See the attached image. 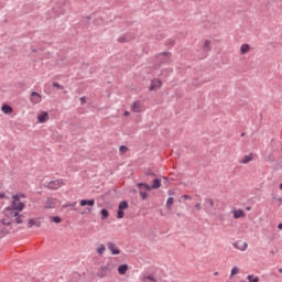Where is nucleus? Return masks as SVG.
Masks as SVG:
<instances>
[{"label": "nucleus", "instance_id": "nucleus-1", "mask_svg": "<svg viewBox=\"0 0 282 282\" xmlns=\"http://www.w3.org/2000/svg\"><path fill=\"white\" fill-rule=\"evenodd\" d=\"M62 186H65V181L63 178H57L44 184V188H48V191H58Z\"/></svg>", "mask_w": 282, "mask_h": 282}, {"label": "nucleus", "instance_id": "nucleus-2", "mask_svg": "<svg viewBox=\"0 0 282 282\" xmlns=\"http://www.w3.org/2000/svg\"><path fill=\"white\" fill-rule=\"evenodd\" d=\"M80 206H87L86 210L82 213V215H85V213L91 214L94 212V206H96V199H82L79 202Z\"/></svg>", "mask_w": 282, "mask_h": 282}, {"label": "nucleus", "instance_id": "nucleus-3", "mask_svg": "<svg viewBox=\"0 0 282 282\" xmlns=\"http://www.w3.org/2000/svg\"><path fill=\"white\" fill-rule=\"evenodd\" d=\"M127 208H129V202L121 200L118 205L117 219H123L124 210H127Z\"/></svg>", "mask_w": 282, "mask_h": 282}, {"label": "nucleus", "instance_id": "nucleus-4", "mask_svg": "<svg viewBox=\"0 0 282 282\" xmlns=\"http://www.w3.org/2000/svg\"><path fill=\"white\" fill-rule=\"evenodd\" d=\"M11 208L13 210H19L21 213V210H23V208H25V204L21 203V198L19 197V195H14L13 196V202L11 204Z\"/></svg>", "mask_w": 282, "mask_h": 282}, {"label": "nucleus", "instance_id": "nucleus-5", "mask_svg": "<svg viewBox=\"0 0 282 282\" xmlns=\"http://www.w3.org/2000/svg\"><path fill=\"white\" fill-rule=\"evenodd\" d=\"M111 270H113V265L111 264L100 267L98 273L99 279H105V276H109V274H111Z\"/></svg>", "mask_w": 282, "mask_h": 282}, {"label": "nucleus", "instance_id": "nucleus-6", "mask_svg": "<svg viewBox=\"0 0 282 282\" xmlns=\"http://www.w3.org/2000/svg\"><path fill=\"white\" fill-rule=\"evenodd\" d=\"M162 87V80L160 79H152L151 85L149 87V91H154V89H160Z\"/></svg>", "mask_w": 282, "mask_h": 282}, {"label": "nucleus", "instance_id": "nucleus-7", "mask_svg": "<svg viewBox=\"0 0 282 282\" xmlns=\"http://www.w3.org/2000/svg\"><path fill=\"white\" fill-rule=\"evenodd\" d=\"M48 120H50V113H47V111H44L37 116V122L40 124H44V122H47Z\"/></svg>", "mask_w": 282, "mask_h": 282}, {"label": "nucleus", "instance_id": "nucleus-8", "mask_svg": "<svg viewBox=\"0 0 282 282\" xmlns=\"http://www.w3.org/2000/svg\"><path fill=\"white\" fill-rule=\"evenodd\" d=\"M42 98H41V94L36 93V91H32L31 93V102L33 105H39V102H41Z\"/></svg>", "mask_w": 282, "mask_h": 282}, {"label": "nucleus", "instance_id": "nucleus-9", "mask_svg": "<svg viewBox=\"0 0 282 282\" xmlns=\"http://www.w3.org/2000/svg\"><path fill=\"white\" fill-rule=\"evenodd\" d=\"M160 56H164L162 59H161V63H165L166 65H169V63H171V52H163L160 54Z\"/></svg>", "mask_w": 282, "mask_h": 282}, {"label": "nucleus", "instance_id": "nucleus-10", "mask_svg": "<svg viewBox=\"0 0 282 282\" xmlns=\"http://www.w3.org/2000/svg\"><path fill=\"white\" fill-rule=\"evenodd\" d=\"M131 111H133V113H141L142 112V106L140 105V101H134L132 104Z\"/></svg>", "mask_w": 282, "mask_h": 282}, {"label": "nucleus", "instance_id": "nucleus-11", "mask_svg": "<svg viewBox=\"0 0 282 282\" xmlns=\"http://www.w3.org/2000/svg\"><path fill=\"white\" fill-rule=\"evenodd\" d=\"M108 250L111 252V254H120V249H118L117 247H116V243H113V242H108Z\"/></svg>", "mask_w": 282, "mask_h": 282}, {"label": "nucleus", "instance_id": "nucleus-12", "mask_svg": "<svg viewBox=\"0 0 282 282\" xmlns=\"http://www.w3.org/2000/svg\"><path fill=\"white\" fill-rule=\"evenodd\" d=\"M54 206H56V198L48 197L45 203V208L50 209V208H54Z\"/></svg>", "mask_w": 282, "mask_h": 282}, {"label": "nucleus", "instance_id": "nucleus-13", "mask_svg": "<svg viewBox=\"0 0 282 282\" xmlns=\"http://www.w3.org/2000/svg\"><path fill=\"white\" fill-rule=\"evenodd\" d=\"M252 153L245 155L243 159L240 161V164H249V162H252L253 160Z\"/></svg>", "mask_w": 282, "mask_h": 282}, {"label": "nucleus", "instance_id": "nucleus-14", "mask_svg": "<svg viewBox=\"0 0 282 282\" xmlns=\"http://www.w3.org/2000/svg\"><path fill=\"white\" fill-rule=\"evenodd\" d=\"M241 217H246V212H243V209H238L234 212V219H239Z\"/></svg>", "mask_w": 282, "mask_h": 282}, {"label": "nucleus", "instance_id": "nucleus-15", "mask_svg": "<svg viewBox=\"0 0 282 282\" xmlns=\"http://www.w3.org/2000/svg\"><path fill=\"white\" fill-rule=\"evenodd\" d=\"M1 111H3V113L10 115L12 113L13 109L10 105L3 104L1 107Z\"/></svg>", "mask_w": 282, "mask_h": 282}, {"label": "nucleus", "instance_id": "nucleus-16", "mask_svg": "<svg viewBox=\"0 0 282 282\" xmlns=\"http://www.w3.org/2000/svg\"><path fill=\"white\" fill-rule=\"evenodd\" d=\"M137 186L140 191H142V188H144L145 191H153V187H151V185L147 183H138Z\"/></svg>", "mask_w": 282, "mask_h": 282}, {"label": "nucleus", "instance_id": "nucleus-17", "mask_svg": "<svg viewBox=\"0 0 282 282\" xmlns=\"http://www.w3.org/2000/svg\"><path fill=\"white\" fill-rule=\"evenodd\" d=\"M127 270H129V265L128 264H120L118 267V272L122 275L127 274Z\"/></svg>", "mask_w": 282, "mask_h": 282}, {"label": "nucleus", "instance_id": "nucleus-18", "mask_svg": "<svg viewBox=\"0 0 282 282\" xmlns=\"http://www.w3.org/2000/svg\"><path fill=\"white\" fill-rule=\"evenodd\" d=\"M160 186H162V180H160V178H154L153 180V183H152V185H151V188H160Z\"/></svg>", "mask_w": 282, "mask_h": 282}, {"label": "nucleus", "instance_id": "nucleus-19", "mask_svg": "<svg viewBox=\"0 0 282 282\" xmlns=\"http://www.w3.org/2000/svg\"><path fill=\"white\" fill-rule=\"evenodd\" d=\"M250 52V44H242L240 47V54H248Z\"/></svg>", "mask_w": 282, "mask_h": 282}, {"label": "nucleus", "instance_id": "nucleus-20", "mask_svg": "<svg viewBox=\"0 0 282 282\" xmlns=\"http://www.w3.org/2000/svg\"><path fill=\"white\" fill-rule=\"evenodd\" d=\"M100 215H101L102 221H105V219H109V210H107V208H102L100 210Z\"/></svg>", "mask_w": 282, "mask_h": 282}, {"label": "nucleus", "instance_id": "nucleus-21", "mask_svg": "<svg viewBox=\"0 0 282 282\" xmlns=\"http://www.w3.org/2000/svg\"><path fill=\"white\" fill-rule=\"evenodd\" d=\"M234 248H237L238 250H241L243 252L245 250H248V242H245L241 247H239V242H235Z\"/></svg>", "mask_w": 282, "mask_h": 282}, {"label": "nucleus", "instance_id": "nucleus-22", "mask_svg": "<svg viewBox=\"0 0 282 282\" xmlns=\"http://www.w3.org/2000/svg\"><path fill=\"white\" fill-rule=\"evenodd\" d=\"M203 51H204V52H210V41H209V40H206V41L204 42Z\"/></svg>", "mask_w": 282, "mask_h": 282}, {"label": "nucleus", "instance_id": "nucleus-23", "mask_svg": "<svg viewBox=\"0 0 282 282\" xmlns=\"http://www.w3.org/2000/svg\"><path fill=\"white\" fill-rule=\"evenodd\" d=\"M173 202H175V199L173 197L167 198V200H166L167 210H171V208H173Z\"/></svg>", "mask_w": 282, "mask_h": 282}, {"label": "nucleus", "instance_id": "nucleus-24", "mask_svg": "<svg viewBox=\"0 0 282 282\" xmlns=\"http://www.w3.org/2000/svg\"><path fill=\"white\" fill-rule=\"evenodd\" d=\"M13 217H15V224H23V219L19 216V212H14Z\"/></svg>", "mask_w": 282, "mask_h": 282}, {"label": "nucleus", "instance_id": "nucleus-25", "mask_svg": "<svg viewBox=\"0 0 282 282\" xmlns=\"http://www.w3.org/2000/svg\"><path fill=\"white\" fill-rule=\"evenodd\" d=\"M105 250H107V248L105 247V245H100V247L97 248V252H98V254H100V256L105 254Z\"/></svg>", "mask_w": 282, "mask_h": 282}, {"label": "nucleus", "instance_id": "nucleus-26", "mask_svg": "<svg viewBox=\"0 0 282 282\" xmlns=\"http://www.w3.org/2000/svg\"><path fill=\"white\" fill-rule=\"evenodd\" d=\"M247 279H248L249 282H259V276H256V278H254L253 274H249V275L247 276Z\"/></svg>", "mask_w": 282, "mask_h": 282}, {"label": "nucleus", "instance_id": "nucleus-27", "mask_svg": "<svg viewBox=\"0 0 282 282\" xmlns=\"http://www.w3.org/2000/svg\"><path fill=\"white\" fill-rule=\"evenodd\" d=\"M205 203L208 204V208H213V206H215V200L212 198H205Z\"/></svg>", "mask_w": 282, "mask_h": 282}, {"label": "nucleus", "instance_id": "nucleus-28", "mask_svg": "<svg viewBox=\"0 0 282 282\" xmlns=\"http://www.w3.org/2000/svg\"><path fill=\"white\" fill-rule=\"evenodd\" d=\"M51 221H54V224H61L63 219L59 216H53L51 217Z\"/></svg>", "mask_w": 282, "mask_h": 282}, {"label": "nucleus", "instance_id": "nucleus-29", "mask_svg": "<svg viewBox=\"0 0 282 282\" xmlns=\"http://www.w3.org/2000/svg\"><path fill=\"white\" fill-rule=\"evenodd\" d=\"M145 175H148L149 177H155V172H153V170H151V169H148L147 171H145Z\"/></svg>", "mask_w": 282, "mask_h": 282}, {"label": "nucleus", "instance_id": "nucleus-30", "mask_svg": "<svg viewBox=\"0 0 282 282\" xmlns=\"http://www.w3.org/2000/svg\"><path fill=\"white\" fill-rule=\"evenodd\" d=\"M118 42L119 43H127V42H129V40L127 39V35H121V36L118 37Z\"/></svg>", "mask_w": 282, "mask_h": 282}, {"label": "nucleus", "instance_id": "nucleus-31", "mask_svg": "<svg viewBox=\"0 0 282 282\" xmlns=\"http://www.w3.org/2000/svg\"><path fill=\"white\" fill-rule=\"evenodd\" d=\"M139 195L142 199H147V197H149V194L142 189L139 192Z\"/></svg>", "mask_w": 282, "mask_h": 282}, {"label": "nucleus", "instance_id": "nucleus-32", "mask_svg": "<svg viewBox=\"0 0 282 282\" xmlns=\"http://www.w3.org/2000/svg\"><path fill=\"white\" fill-rule=\"evenodd\" d=\"M53 87H56V89H61V90L65 89V87L63 85L58 84V82H54Z\"/></svg>", "mask_w": 282, "mask_h": 282}, {"label": "nucleus", "instance_id": "nucleus-33", "mask_svg": "<svg viewBox=\"0 0 282 282\" xmlns=\"http://www.w3.org/2000/svg\"><path fill=\"white\" fill-rule=\"evenodd\" d=\"M235 274H239V268H237V267H234V268L231 269V274H230V276H235Z\"/></svg>", "mask_w": 282, "mask_h": 282}, {"label": "nucleus", "instance_id": "nucleus-34", "mask_svg": "<svg viewBox=\"0 0 282 282\" xmlns=\"http://www.w3.org/2000/svg\"><path fill=\"white\" fill-rule=\"evenodd\" d=\"M119 151L120 153H127V151H129V148H127V145H120Z\"/></svg>", "mask_w": 282, "mask_h": 282}, {"label": "nucleus", "instance_id": "nucleus-35", "mask_svg": "<svg viewBox=\"0 0 282 282\" xmlns=\"http://www.w3.org/2000/svg\"><path fill=\"white\" fill-rule=\"evenodd\" d=\"M35 224H36V220H34V219H29V221H28L29 228H32V226H35Z\"/></svg>", "mask_w": 282, "mask_h": 282}, {"label": "nucleus", "instance_id": "nucleus-36", "mask_svg": "<svg viewBox=\"0 0 282 282\" xmlns=\"http://www.w3.org/2000/svg\"><path fill=\"white\" fill-rule=\"evenodd\" d=\"M76 208V202L72 203V204H67L64 206V208Z\"/></svg>", "mask_w": 282, "mask_h": 282}, {"label": "nucleus", "instance_id": "nucleus-37", "mask_svg": "<svg viewBox=\"0 0 282 282\" xmlns=\"http://www.w3.org/2000/svg\"><path fill=\"white\" fill-rule=\"evenodd\" d=\"M145 279H148V281L158 282V280L153 275H148L145 276Z\"/></svg>", "mask_w": 282, "mask_h": 282}, {"label": "nucleus", "instance_id": "nucleus-38", "mask_svg": "<svg viewBox=\"0 0 282 282\" xmlns=\"http://www.w3.org/2000/svg\"><path fill=\"white\" fill-rule=\"evenodd\" d=\"M79 100L82 105H85V102H87V97H80Z\"/></svg>", "mask_w": 282, "mask_h": 282}, {"label": "nucleus", "instance_id": "nucleus-39", "mask_svg": "<svg viewBox=\"0 0 282 282\" xmlns=\"http://www.w3.org/2000/svg\"><path fill=\"white\" fill-rule=\"evenodd\" d=\"M167 45H171V46L175 45V41H173V40H167Z\"/></svg>", "mask_w": 282, "mask_h": 282}, {"label": "nucleus", "instance_id": "nucleus-40", "mask_svg": "<svg viewBox=\"0 0 282 282\" xmlns=\"http://www.w3.org/2000/svg\"><path fill=\"white\" fill-rule=\"evenodd\" d=\"M195 208H196L197 210H202V204H200V203H197V204L195 205Z\"/></svg>", "mask_w": 282, "mask_h": 282}, {"label": "nucleus", "instance_id": "nucleus-41", "mask_svg": "<svg viewBox=\"0 0 282 282\" xmlns=\"http://www.w3.org/2000/svg\"><path fill=\"white\" fill-rule=\"evenodd\" d=\"M2 224H3V226H10V221L6 220V219H2Z\"/></svg>", "mask_w": 282, "mask_h": 282}, {"label": "nucleus", "instance_id": "nucleus-42", "mask_svg": "<svg viewBox=\"0 0 282 282\" xmlns=\"http://www.w3.org/2000/svg\"><path fill=\"white\" fill-rule=\"evenodd\" d=\"M36 228H41V221H35Z\"/></svg>", "mask_w": 282, "mask_h": 282}, {"label": "nucleus", "instance_id": "nucleus-43", "mask_svg": "<svg viewBox=\"0 0 282 282\" xmlns=\"http://www.w3.org/2000/svg\"><path fill=\"white\" fill-rule=\"evenodd\" d=\"M6 198V193L0 194V199H4Z\"/></svg>", "mask_w": 282, "mask_h": 282}, {"label": "nucleus", "instance_id": "nucleus-44", "mask_svg": "<svg viewBox=\"0 0 282 282\" xmlns=\"http://www.w3.org/2000/svg\"><path fill=\"white\" fill-rule=\"evenodd\" d=\"M183 199H191V196H188V195H183Z\"/></svg>", "mask_w": 282, "mask_h": 282}, {"label": "nucleus", "instance_id": "nucleus-45", "mask_svg": "<svg viewBox=\"0 0 282 282\" xmlns=\"http://www.w3.org/2000/svg\"><path fill=\"white\" fill-rule=\"evenodd\" d=\"M123 116H130V112L126 110V111L123 112Z\"/></svg>", "mask_w": 282, "mask_h": 282}, {"label": "nucleus", "instance_id": "nucleus-46", "mask_svg": "<svg viewBox=\"0 0 282 282\" xmlns=\"http://www.w3.org/2000/svg\"><path fill=\"white\" fill-rule=\"evenodd\" d=\"M245 135H246V132H242V133H241V138H243Z\"/></svg>", "mask_w": 282, "mask_h": 282}, {"label": "nucleus", "instance_id": "nucleus-47", "mask_svg": "<svg viewBox=\"0 0 282 282\" xmlns=\"http://www.w3.org/2000/svg\"><path fill=\"white\" fill-rule=\"evenodd\" d=\"M280 191H282V183L280 184Z\"/></svg>", "mask_w": 282, "mask_h": 282}, {"label": "nucleus", "instance_id": "nucleus-48", "mask_svg": "<svg viewBox=\"0 0 282 282\" xmlns=\"http://www.w3.org/2000/svg\"><path fill=\"white\" fill-rule=\"evenodd\" d=\"M280 274H282V269H279Z\"/></svg>", "mask_w": 282, "mask_h": 282}, {"label": "nucleus", "instance_id": "nucleus-49", "mask_svg": "<svg viewBox=\"0 0 282 282\" xmlns=\"http://www.w3.org/2000/svg\"><path fill=\"white\" fill-rule=\"evenodd\" d=\"M214 274H215V276H217V274H219V272H215Z\"/></svg>", "mask_w": 282, "mask_h": 282}, {"label": "nucleus", "instance_id": "nucleus-50", "mask_svg": "<svg viewBox=\"0 0 282 282\" xmlns=\"http://www.w3.org/2000/svg\"><path fill=\"white\" fill-rule=\"evenodd\" d=\"M32 52H36V48H33Z\"/></svg>", "mask_w": 282, "mask_h": 282}, {"label": "nucleus", "instance_id": "nucleus-51", "mask_svg": "<svg viewBox=\"0 0 282 282\" xmlns=\"http://www.w3.org/2000/svg\"><path fill=\"white\" fill-rule=\"evenodd\" d=\"M21 197H25V194H22Z\"/></svg>", "mask_w": 282, "mask_h": 282}, {"label": "nucleus", "instance_id": "nucleus-52", "mask_svg": "<svg viewBox=\"0 0 282 282\" xmlns=\"http://www.w3.org/2000/svg\"><path fill=\"white\" fill-rule=\"evenodd\" d=\"M247 210H250V207H247Z\"/></svg>", "mask_w": 282, "mask_h": 282}]
</instances>
